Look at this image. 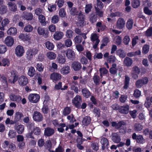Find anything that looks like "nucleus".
<instances>
[{"instance_id":"nucleus-1","label":"nucleus","mask_w":152,"mask_h":152,"mask_svg":"<svg viewBox=\"0 0 152 152\" xmlns=\"http://www.w3.org/2000/svg\"><path fill=\"white\" fill-rule=\"evenodd\" d=\"M38 52V50L35 49H29L26 51V58L28 61H31L33 56L37 54Z\"/></svg>"},{"instance_id":"nucleus-2","label":"nucleus","mask_w":152,"mask_h":152,"mask_svg":"<svg viewBox=\"0 0 152 152\" xmlns=\"http://www.w3.org/2000/svg\"><path fill=\"white\" fill-rule=\"evenodd\" d=\"M52 124L55 127H58L57 128V131L59 132L63 133L64 131V128L66 126V124L65 123L59 124L58 120L55 119L52 121Z\"/></svg>"},{"instance_id":"nucleus-3","label":"nucleus","mask_w":152,"mask_h":152,"mask_svg":"<svg viewBox=\"0 0 152 152\" xmlns=\"http://www.w3.org/2000/svg\"><path fill=\"white\" fill-rule=\"evenodd\" d=\"M40 98L39 95L37 94H30L28 96L29 101L33 103H37L39 101Z\"/></svg>"},{"instance_id":"nucleus-4","label":"nucleus","mask_w":152,"mask_h":152,"mask_svg":"<svg viewBox=\"0 0 152 152\" xmlns=\"http://www.w3.org/2000/svg\"><path fill=\"white\" fill-rule=\"evenodd\" d=\"M148 82V79L147 77L137 80L135 83L136 87L138 88H141L144 85L147 84Z\"/></svg>"},{"instance_id":"nucleus-5","label":"nucleus","mask_w":152,"mask_h":152,"mask_svg":"<svg viewBox=\"0 0 152 152\" xmlns=\"http://www.w3.org/2000/svg\"><path fill=\"white\" fill-rule=\"evenodd\" d=\"M132 138L133 140H135L136 142L139 143H142L145 141L142 135H137L135 133H133L132 135Z\"/></svg>"},{"instance_id":"nucleus-6","label":"nucleus","mask_w":152,"mask_h":152,"mask_svg":"<svg viewBox=\"0 0 152 152\" xmlns=\"http://www.w3.org/2000/svg\"><path fill=\"white\" fill-rule=\"evenodd\" d=\"M34 120L36 122H40L43 120V117L42 114L39 112H34L33 115Z\"/></svg>"},{"instance_id":"nucleus-7","label":"nucleus","mask_w":152,"mask_h":152,"mask_svg":"<svg viewBox=\"0 0 152 152\" xmlns=\"http://www.w3.org/2000/svg\"><path fill=\"white\" fill-rule=\"evenodd\" d=\"M78 21L77 23L78 25L82 27L86 25V22L84 20L85 16L82 14L81 12L78 14Z\"/></svg>"},{"instance_id":"nucleus-8","label":"nucleus","mask_w":152,"mask_h":152,"mask_svg":"<svg viewBox=\"0 0 152 152\" xmlns=\"http://www.w3.org/2000/svg\"><path fill=\"white\" fill-rule=\"evenodd\" d=\"M18 82L20 86H25L28 83V79L26 76L22 75L19 78Z\"/></svg>"},{"instance_id":"nucleus-9","label":"nucleus","mask_w":152,"mask_h":152,"mask_svg":"<svg viewBox=\"0 0 152 152\" xmlns=\"http://www.w3.org/2000/svg\"><path fill=\"white\" fill-rule=\"evenodd\" d=\"M24 52L23 47L20 45L17 46L15 49V53L18 57L22 56Z\"/></svg>"},{"instance_id":"nucleus-10","label":"nucleus","mask_w":152,"mask_h":152,"mask_svg":"<svg viewBox=\"0 0 152 152\" xmlns=\"http://www.w3.org/2000/svg\"><path fill=\"white\" fill-rule=\"evenodd\" d=\"M71 67L74 71H78L82 69V66L81 64L79 62L74 61L72 64Z\"/></svg>"},{"instance_id":"nucleus-11","label":"nucleus","mask_w":152,"mask_h":152,"mask_svg":"<svg viewBox=\"0 0 152 152\" xmlns=\"http://www.w3.org/2000/svg\"><path fill=\"white\" fill-rule=\"evenodd\" d=\"M82 99L80 96L77 95L72 100V103L75 107L77 108H79L80 107V102L81 101Z\"/></svg>"},{"instance_id":"nucleus-12","label":"nucleus","mask_w":152,"mask_h":152,"mask_svg":"<svg viewBox=\"0 0 152 152\" xmlns=\"http://www.w3.org/2000/svg\"><path fill=\"white\" fill-rule=\"evenodd\" d=\"M22 17L24 20L29 21L33 19V16L31 12L24 11L23 13Z\"/></svg>"},{"instance_id":"nucleus-13","label":"nucleus","mask_w":152,"mask_h":152,"mask_svg":"<svg viewBox=\"0 0 152 152\" xmlns=\"http://www.w3.org/2000/svg\"><path fill=\"white\" fill-rule=\"evenodd\" d=\"M61 75L57 72H54L51 74L50 76V78L53 82L55 83L57 81L61 79Z\"/></svg>"},{"instance_id":"nucleus-14","label":"nucleus","mask_w":152,"mask_h":152,"mask_svg":"<svg viewBox=\"0 0 152 152\" xmlns=\"http://www.w3.org/2000/svg\"><path fill=\"white\" fill-rule=\"evenodd\" d=\"M129 106L128 104L120 106L119 109V112L121 114H127L129 112Z\"/></svg>"},{"instance_id":"nucleus-15","label":"nucleus","mask_w":152,"mask_h":152,"mask_svg":"<svg viewBox=\"0 0 152 152\" xmlns=\"http://www.w3.org/2000/svg\"><path fill=\"white\" fill-rule=\"evenodd\" d=\"M55 133L54 130L50 127H47L45 129L44 134L45 136L49 137L53 135Z\"/></svg>"},{"instance_id":"nucleus-16","label":"nucleus","mask_w":152,"mask_h":152,"mask_svg":"<svg viewBox=\"0 0 152 152\" xmlns=\"http://www.w3.org/2000/svg\"><path fill=\"white\" fill-rule=\"evenodd\" d=\"M66 56L69 60H73L75 58V54L74 51L70 49H68L66 50Z\"/></svg>"},{"instance_id":"nucleus-17","label":"nucleus","mask_w":152,"mask_h":152,"mask_svg":"<svg viewBox=\"0 0 152 152\" xmlns=\"http://www.w3.org/2000/svg\"><path fill=\"white\" fill-rule=\"evenodd\" d=\"M125 21L122 18H119L117 21L116 26L118 28L121 29H122L124 26Z\"/></svg>"},{"instance_id":"nucleus-18","label":"nucleus","mask_w":152,"mask_h":152,"mask_svg":"<svg viewBox=\"0 0 152 152\" xmlns=\"http://www.w3.org/2000/svg\"><path fill=\"white\" fill-rule=\"evenodd\" d=\"M14 39L11 36H7L4 40L5 44L8 47H11L14 43Z\"/></svg>"},{"instance_id":"nucleus-19","label":"nucleus","mask_w":152,"mask_h":152,"mask_svg":"<svg viewBox=\"0 0 152 152\" xmlns=\"http://www.w3.org/2000/svg\"><path fill=\"white\" fill-rule=\"evenodd\" d=\"M11 77L13 78V80L11 82V83H15L18 79V73L15 70H12L11 72Z\"/></svg>"},{"instance_id":"nucleus-20","label":"nucleus","mask_w":152,"mask_h":152,"mask_svg":"<svg viewBox=\"0 0 152 152\" xmlns=\"http://www.w3.org/2000/svg\"><path fill=\"white\" fill-rule=\"evenodd\" d=\"M64 35V33L62 32L56 31L53 36V38L56 40H58L62 39Z\"/></svg>"},{"instance_id":"nucleus-21","label":"nucleus","mask_w":152,"mask_h":152,"mask_svg":"<svg viewBox=\"0 0 152 152\" xmlns=\"http://www.w3.org/2000/svg\"><path fill=\"white\" fill-rule=\"evenodd\" d=\"M24 115L23 113L20 112H17L15 114L14 118L15 121L18 122L22 120Z\"/></svg>"},{"instance_id":"nucleus-22","label":"nucleus","mask_w":152,"mask_h":152,"mask_svg":"<svg viewBox=\"0 0 152 152\" xmlns=\"http://www.w3.org/2000/svg\"><path fill=\"white\" fill-rule=\"evenodd\" d=\"M9 9L11 11L15 12L17 11V6L15 3L9 2L7 4Z\"/></svg>"},{"instance_id":"nucleus-23","label":"nucleus","mask_w":152,"mask_h":152,"mask_svg":"<svg viewBox=\"0 0 152 152\" xmlns=\"http://www.w3.org/2000/svg\"><path fill=\"white\" fill-rule=\"evenodd\" d=\"M121 140L119 135L116 133H113L112 136V140L116 143H119Z\"/></svg>"},{"instance_id":"nucleus-24","label":"nucleus","mask_w":152,"mask_h":152,"mask_svg":"<svg viewBox=\"0 0 152 152\" xmlns=\"http://www.w3.org/2000/svg\"><path fill=\"white\" fill-rule=\"evenodd\" d=\"M132 63L133 61L132 59L128 57L125 58L124 61V64L125 66L127 67L131 66Z\"/></svg>"},{"instance_id":"nucleus-25","label":"nucleus","mask_w":152,"mask_h":152,"mask_svg":"<svg viewBox=\"0 0 152 152\" xmlns=\"http://www.w3.org/2000/svg\"><path fill=\"white\" fill-rule=\"evenodd\" d=\"M10 97L11 100L18 102H19L22 99L21 97L19 95H15L13 94L10 95Z\"/></svg>"},{"instance_id":"nucleus-26","label":"nucleus","mask_w":152,"mask_h":152,"mask_svg":"<svg viewBox=\"0 0 152 152\" xmlns=\"http://www.w3.org/2000/svg\"><path fill=\"white\" fill-rule=\"evenodd\" d=\"M19 37L24 41L29 40L31 38L30 35L27 34H21L19 36Z\"/></svg>"},{"instance_id":"nucleus-27","label":"nucleus","mask_w":152,"mask_h":152,"mask_svg":"<svg viewBox=\"0 0 152 152\" xmlns=\"http://www.w3.org/2000/svg\"><path fill=\"white\" fill-rule=\"evenodd\" d=\"M15 129L18 133L21 134L24 132V127L23 125L20 124L15 126Z\"/></svg>"},{"instance_id":"nucleus-28","label":"nucleus","mask_w":152,"mask_h":152,"mask_svg":"<svg viewBox=\"0 0 152 152\" xmlns=\"http://www.w3.org/2000/svg\"><path fill=\"white\" fill-rule=\"evenodd\" d=\"M70 69L69 66H64L60 70V72L63 75H66L69 73Z\"/></svg>"},{"instance_id":"nucleus-29","label":"nucleus","mask_w":152,"mask_h":152,"mask_svg":"<svg viewBox=\"0 0 152 152\" xmlns=\"http://www.w3.org/2000/svg\"><path fill=\"white\" fill-rule=\"evenodd\" d=\"M91 120V119L90 116H86L83 118L82 123L84 126H87L90 124Z\"/></svg>"},{"instance_id":"nucleus-30","label":"nucleus","mask_w":152,"mask_h":152,"mask_svg":"<svg viewBox=\"0 0 152 152\" xmlns=\"http://www.w3.org/2000/svg\"><path fill=\"white\" fill-rule=\"evenodd\" d=\"M42 99H43L44 100L43 104H48V102L50 100L49 95L47 93L44 94L42 95Z\"/></svg>"},{"instance_id":"nucleus-31","label":"nucleus","mask_w":152,"mask_h":152,"mask_svg":"<svg viewBox=\"0 0 152 152\" xmlns=\"http://www.w3.org/2000/svg\"><path fill=\"white\" fill-rule=\"evenodd\" d=\"M1 82L4 88L8 86L7 77L4 75L1 76Z\"/></svg>"},{"instance_id":"nucleus-32","label":"nucleus","mask_w":152,"mask_h":152,"mask_svg":"<svg viewBox=\"0 0 152 152\" xmlns=\"http://www.w3.org/2000/svg\"><path fill=\"white\" fill-rule=\"evenodd\" d=\"M130 78L127 75H125V80L124 82V85L123 87L124 89H127L129 87Z\"/></svg>"},{"instance_id":"nucleus-33","label":"nucleus","mask_w":152,"mask_h":152,"mask_svg":"<svg viewBox=\"0 0 152 152\" xmlns=\"http://www.w3.org/2000/svg\"><path fill=\"white\" fill-rule=\"evenodd\" d=\"M17 30L15 28L11 27L7 31V33L8 34L14 36L17 34Z\"/></svg>"},{"instance_id":"nucleus-34","label":"nucleus","mask_w":152,"mask_h":152,"mask_svg":"<svg viewBox=\"0 0 152 152\" xmlns=\"http://www.w3.org/2000/svg\"><path fill=\"white\" fill-rule=\"evenodd\" d=\"M83 95L86 98H88L91 95V93L86 88H84L82 90Z\"/></svg>"},{"instance_id":"nucleus-35","label":"nucleus","mask_w":152,"mask_h":152,"mask_svg":"<svg viewBox=\"0 0 152 152\" xmlns=\"http://www.w3.org/2000/svg\"><path fill=\"white\" fill-rule=\"evenodd\" d=\"M38 20L42 26H45L46 25L45 18L44 15H39L38 16Z\"/></svg>"},{"instance_id":"nucleus-36","label":"nucleus","mask_w":152,"mask_h":152,"mask_svg":"<svg viewBox=\"0 0 152 152\" xmlns=\"http://www.w3.org/2000/svg\"><path fill=\"white\" fill-rule=\"evenodd\" d=\"M143 126L140 124L136 123L134 126V129L135 131H141L143 129Z\"/></svg>"},{"instance_id":"nucleus-37","label":"nucleus","mask_w":152,"mask_h":152,"mask_svg":"<svg viewBox=\"0 0 152 152\" xmlns=\"http://www.w3.org/2000/svg\"><path fill=\"white\" fill-rule=\"evenodd\" d=\"M116 58L115 56L113 55H110L107 58V61L109 63L111 64L115 62Z\"/></svg>"},{"instance_id":"nucleus-38","label":"nucleus","mask_w":152,"mask_h":152,"mask_svg":"<svg viewBox=\"0 0 152 152\" xmlns=\"http://www.w3.org/2000/svg\"><path fill=\"white\" fill-rule=\"evenodd\" d=\"M47 56L48 58L50 60L55 59L56 57V54L52 52H49L47 53Z\"/></svg>"},{"instance_id":"nucleus-39","label":"nucleus","mask_w":152,"mask_h":152,"mask_svg":"<svg viewBox=\"0 0 152 152\" xmlns=\"http://www.w3.org/2000/svg\"><path fill=\"white\" fill-rule=\"evenodd\" d=\"M28 75L30 77H33L35 74V70L33 66L29 67L28 72Z\"/></svg>"},{"instance_id":"nucleus-40","label":"nucleus","mask_w":152,"mask_h":152,"mask_svg":"<svg viewBox=\"0 0 152 152\" xmlns=\"http://www.w3.org/2000/svg\"><path fill=\"white\" fill-rule=\"evenodd\" d=\"M116 54L118 55L120 57L123 58L126 56V54L124 50L121 49H119L116 51Z\"/></svg>"},{"instance_id":"nucleus-41","label":"nucleus","mask_w":152,"mask_h":152,"mask_svg":"<svg viewBox=\"0 0 152 152\" xmlns=\"http://www.w3.org/2000/svg\"><path fill=\"white\" fill-rule=\"evenodd\" d=\"M46 47L48 50H53L54 48V45L50 41H47L45 43Z\"/></svg>"},{"instance_id":"nucleus-42","label":"nucleus","mask_w":152,"mask_h":152,"mask_svg":"<svg viewBox=\"0 0 152 152\" xmlns=\"http://www.w3.org/2000/svg\"><path fill=\"white\" fill-rule=\"evenodd\" d=\"M132 4L133 7L136 8L140 6V1L139 0H133Z\"/></svg>"},{"instance_id":"nucleus-43","label":"nucleus","mask_w":152,"mask_h":152,"mask_svg":"<svg viewBox=\"0 0 152 152\" xmlns=\"http://www.w3.org/2000/svg\"><path fill=\"white\" fill-rule=\"evenodd\" d=\"M133 24V20L132 19H129L126 23V28L129 30L131 29L132 28Z\"/></svg>"},{"instance_id":"nucleus-44","label":"nucleus","mask_w":152,"mask_h":152,"mask_svg":"<svg viewBox=\"0 0 152 152\" xmlns=\"http://www.w3.org/2000/svg\"><path fill=\"white\" fill-rule=\"evenodd\" d=\"M7 46L4 45H0V54H3L7 51Z\"/></svg>"},{"instance_id":"nucleus-45","label":"nucleus","mask_w":152,"mask_h":152,"mask_svg":"<svg viewBox=\"0 0 152 152\" xmlns=\"http://www.w3.org/2000/svg\"><path fill=\"white\" fill-rule=\"evenodd\" d=\"M97 16L96 15L92 14L90 18V21L92 23H94L96 21Z\"/></svg>"},{"instance_id":"nucleus-46","label":"nucleus","mask_w":152,"mask_h":152,"mask_svg":"<svg viewBox=\"0 0 152 152\" xmlns=\"http://www.w3.org/2000/svg\"><path fill=\"white\" fill-rule=\"evenodd\" d=\"M71 109L70 107H67L64 108L63 114L64 116L68 115L71 112Z\"/></svg>"},{"instance_id":"nucleus-47","label":"nucleus","mask_w":152,"mask_h":152,"mask_svg":"<svg viewBox=\"0 0 152 152\" xmlns=\"http://www.w3.org/2000/svg\"><path fill=\"white\" fill-rule=\"evenodd\" d=\"M70 13L72 15L74 16L77 15V9L75 7L69 8Z\"/></svg>"},{"instance_id":"nucleus-48","label":"nucleus","mask_w":152,"mask_h":152,"mask_svg":"<svg viewBox=\"0 0 152 152\" xmlns=\"http://www.w3.org/2000/svg\"><path fill=\"white\" fill-rule=\"evenodd\" d=\"M59 19V17L57 15H55L53 16L51 19V22L53 23L56 24L58 23Z\"/></svg>"},{"instance_id":"nucleus-49","label":"nucleus","mask_w":152,"mask_h":152,"mask_svg":"<svg viewBox=\"0 0 152 152\" xmlns=\"http://www.w3.org/2000/svg\"><path fill=\"white\" fill-rule=\"evenodd\" d=\"M97 27L100 28L101 31H103L106 29V26L105 25H102L101 22H98L96 24Z\"/></svg>"},{"instance_id":"nucleus-50","label":"nucleus","mask_w":152,"mask_h":152,"mask_svg":"<svg viewBox=\"0 0 152 152\" xmlns=\"http://www.w3.org/2000/svg\"><path fill=\"white\" fill-rule=\"evenodd\" d=\"M32 131L35 134L37 135H39L41 133V129L37 126L34 127Z\"/></svg>"},{"instance_id":"nucleus-51","label":"nucleus","mask_w":152,"mask_h":152,"mask_svg":"<svg viewBox=\"0 0 152 152\" xmlns=\"http://www.w3.org/2000/svg\"><path fill=\"white\" fill-rule=\"evenodd\" d=\"M57 59L58 62L59 63L63 64L66 61L65 57L61 55L58 56Z\"/></svg>"},{"instance_id":"nucleus-52","label":"nucleus","mask_w":152,"mask_h":152,"mask_svg":"<svg viewBox=\"0 0 152 152\" xmlns=\"http://www.w3.org/2000/svg\"><path fill=\"white\" fill-rule=\"evenodd\" d=\"M73 32L71 30L69 29L66 31V35L67 37L71 39L73 37Z\"/></svg>"},{"instance_id":"nucleus-53","label":"nucleus","mask_w":152,"mask_h":152,"mask_svg":"<svg viewBox=\"0 0 152 152\" xmlns=\"http://www.w3.org/2000/svg\"><path fill=\"white\" fill-rule=\"evenodd\" d=\"M93 80L94 83L96 85H98L99 84L100 78L98 75H96L95 74L93 77Z\"/></svg>"},{"instance_id":"nucleus-54","label":"nucleus","mask_w":152,"mask_h":152,"mask_svg":"<svg viewBox=\"0 0 152 152\" xmlns=\"http://www.w3.org/2000/svg\"><path fill=\"white\" fill-rule=\"evenodd\" d=\"M55 3L59 8L61 7L64 3V0H57L55 1Z\"/></svg>"},{"instance_id":"nucleus-55","label":"nucleus","mask_w":152,"mask_h":152,"mask_svg":"<svg viewBox=\"0 0 152 152\" xmlns=\"http://www.w3.org/2000/svg\"><path fill=\"white\" fill-rule=\"evenodd\" d=\"M33 29V27L31 25L29 24L25 26L24 28L25 31L28 32H31Z\"/></svg>"},{"instance_id":"nucleus-56","label":"nucleus","mask_w":152,"mask_h":152,"mask_svg":"<svg viewBox=\"0 0 152 152\" xmlns=\"http://www.w3.org/2000/svg\"><path fill=\"white\" fill-rule=\"evenodd\" d=\"M59 15L61 18H64L66 15V13L64 9L61 8L59 11Z\"/></svg>"},{"instance_id":"nucleus-57","label":"nucleus","mask_w":152,"mask_h":152,"mask_svg":"<svg viewBox=\"0 0 152 152\" xmlns=\"http://www.w3.org/2000/svg\"><path fill=\"white\" fill-rule=\"evenodd\" d=\"M100 109L97 107H95L93 110V113L95 114V116L98 117H99L100 116Z\"/></svg>"},{"instance_id":"nucleus-58","label":"nucleus","mask_w":152,"mask_h":152,"mask_svg":"<svg viewBox=\"0 0 152 152\" xmlns=\"http://www.w3.org/2000/svg\"><path fill=\"white\" fill-rule=\"evenodd\" d=\"M145 35L147 37H150L152 35V27H149L145 31Z\"/></svg>"},{"instance_id":"nucleus-59","label":"nucleus","mask_w":152,"mask_h":152,"mask_svg":"<svg viewBox=\"0 0 152 152\" xmlns=\"http://www.w3.org/2000/svg\"><path fill=\"white\" fill-rule=\"evenodd\" d=\"M16 133L15 131L13 130H10L9 131L8 135L11 138H15L16 135Z\"/></svg>"},{"instance_id":"nucleus-60","label":"nucleus","mask_w":152,"mask_h":152,"mask_svg":"<svg viewBox=\"0 0 152 152\" xmlns=\"http://www.w3.org/2000/svg\"><path fill=\"white\" fill-rule=\"evenodd\" d=\"M74 39L75 43L79 44H80L82 42V38L81 36L77 35L75 37Z\"/></svg>"},{"instance_id":"nucleus-61","label":"nucleus","mask_w":152,"mask_h":152,"mask_svg":"<svg viewBox=\"0 0 152 152\" xmlns=\"http://www.w3.org/2000/svg\"><path fill=\"white\" fill-rule=\"evenodd\" d=\"M141 95V91L138 89H135L134 91L133 95L136 98H139Z\"/></svg>"},{"instance_id":"nucleus-62","label":"nucleus","mask_w":152,"mask_h":152,"mask_svg":"<svg viewBox=\"0 0 152 152\" xmlns=\"http://www.w3.org/2000/svg\"><path fill=\"white\" fill-rule=\"evenodd\" d=\"M7 11V7L5 5H2L0 7V13L1 14L6 13Z\"/></svg>"},{"instance_id":"nucleus-63","label":"nucleus","mask_w":152,"mask_h":152,"mask_svg":"<svg viewBox=\"0 0 152 152\" xmlns=\"http://www.w3.org/2000/svg\"><path fill=\"white\" fill-rule=\"evenodd\" d=\"M130 41V38L129 36L126 35L124 36L123 39V42L125 45H128Z\"/></svg>"},{"instance_id":"nucleus-64","label":"nucleus","mask_w":152,"mask_h":152,"mask_svg":"<svg viewBox=\"0 0 152 152\" xmlns=\"http://www.w3.org/2000/svg\"><path fill=\"white\" fill-rule=\"evenodd\" d=\"M143 11L145 14L148 15H152V10L149 9L147 7H145L143 8Z\"/></svg>"}]
</instances>
